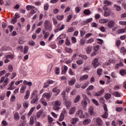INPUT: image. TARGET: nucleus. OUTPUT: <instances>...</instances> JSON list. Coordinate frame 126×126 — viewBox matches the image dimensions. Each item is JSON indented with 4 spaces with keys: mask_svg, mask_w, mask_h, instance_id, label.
<instances>
[{
    "mask_svg": "<svg viewBox=\"0 0 126 126\" xmlns=\"http://www.w3.org/2000/svg\"><path fill=\"white\" fill-rule=\"evenodd\" d=\"M88 79V75H84L81 76L80 78V80H87Z\"/></svg>",
    "mask_w": 126,
    "mask_h": 126,
    "instance_id": "f3484780",
    "label": "nucleus"
},
{
    "mask_svg": "<svg viewBox=\"0 0 126 126\" xmlns=\"http://www.w3.org/2000/svg\"><path fill=\"white\" fill-rule=\"evenodd\" d=\"M25 89H26V87L22 86L20 90L21 93H24V92H25Z\"/></svg>",
    "mask_w": 126,
    "mask_h": 126,
    "instance_id": "c03bdc74",
    "label": "nucleus"
},
{
    "mask_svg": "<svg viewBox=\"0 0 126 126\" xmlns=\"http://www.w3.org/2000/svg\"><path fill=\"white\" fill-rule=\"evenodd\" d=\"M102 118L108 119V112H104V114L102 115Z\"/></svg>",
    "mask_w": 126,
    "mask_h": 126,
    "instance_id": "bf43d9fd",
    "label": "nucleus"
},
{
    "mask_svg": "<svg viewBox=\"0 0 126 126\" xmlns=\"http://www.w3.org/2000/svg\"><path fill=\"white\" fill-rule=\"evenodd\" d=\"M44 33H45L44 35V39H47V38L50 36V32H46L45 31H43L42 33L44 34Z\"/></svg>",
    "mask_w": 126,
    "mask_h": 126,
    "instance_id": "dca6fc26",
    "label": "nucleus"
},
{
    "mask_svg": "<svg viewBox=\"0 0 126 126\" xmlns=\"http://www.w3.org/2000/svg\"><path fill=\"white\" fill-rule=\"evenodd\" d=\"M78 121H79V119H78V118H74L72 119L71 123L72 125H75V124H76V122H78Z\"/></svg>",
    "mask_w": 126,
    "mask_h": 126,
    "instance_id": "a211bd4d",
    "label": "nucleus"
},
{
    "mask_svg": "<svg viewBox=\"0 0 126 126\" xmlns=\"http://www.w3.org/2000/svg\"><path fill=\"white\" fill-rule=\"evenodd\" d=\"M119 24L120 25H125L126 28V21H120Z\"/></svg>",
    "mask_w": 126,
    "mask_h": 126,
    "instance_id": "338daca9",
    "label": "nucleus"
},
{
    "mask_svg": "<svg viewBox=\"0 0 126 126\" xmlns=\"http://www.w3.org/2000/svg\"><path fill=\"white\" fill-rule=\"evenodd\" d=\"M15 99H16V97L15 95H12L11 99H10V101L11 102H14V101H15Z\"/></svg>",
    "mask_w": 126,
    "mask_h": 126,
    "instance_id": "774afa93",
    "label": "nucleus"
},
{
    "mask_svg": "<svg viewBox=\"0 0 126 126\" xmlns=\"http://www.w3.org/2000/svg\"><path fill=\"white\" fill-rule=\"evenodd\" d=\"M92 20H93V19H92V18H90L87 19L84 22V23H85V24H87L88 23H90V22H91V21H92Z\"/></svg>",
    "mask_w": 126,
    "mask_h": 126,
    "instance_id": "4c0bfd02",
    "label": "nucleus"
},
{
    "mask_svg": "<svg viewBox=\"0 0 126 126\" xmlns=\"http://www.w3.org/2000/svg\"><path fill=\"white\" fill-rule=\"evenodd\" d=\"M84 13L86 15H89V14H91V11H90V10L86 9V10H84Z\"/></svg>",
    "mask_w": 126,
    "mask_h": 126,
    "instance_id": "a19ab883",
    "label": "nucleus"
},
{
    "mask_svg": "<svg viewBox=\"0 0 126 126\" xmlns=\"http://www.w3.org/2000/svg\"><path fill=\"white\" fill-rule=\"evenodd\" d=\"M80 99H81V97L80 96V95H77L74 100V103H78L80 100Z\"/></svg>",
    "mask_w": 126,
    "mask_h": 126,
    "instance_id": "393cba45",
    "label": "nucleus"
},
{
    "mask_svg": "<svg viewBox=\"0 0 126 126\" xmlns=\"http://www.w3.org/2000/svg\"><path fill=\"white\" fill-rule=\"evenodd\" d=\"M65 104L66 107H67V108H69V107H70V106H71V102L70 101H65Z\"/></svg>",
    "mask_w": 126,
    "mask_h": 126,
    "instance_id": "c85d7f7f",
    "label": "nucleus"
},
{
    "mask_svg": "<svg viewBox=\"0 0 126 126\" xmlns=\"http://www.w3.org/2000/svg\"><path fill=\"white\" fill-rule=\"evenodd\" d=\"M29 106V103H28V101H26L23 103V107L25 108V109H27V108Z\"/></svg>",
    "mask_w": 126,
    "mask_h": 126,
    "instance_id": "3c124183",
    "label": "nucleus"
},
{
    "mask_svg": "<svg viewBox=\"0 0 126 126\" xmlns=\"http://www.w3.org/2000/svg\"><path fill=\"white\" fill-rule=\"evenodd\" d=\"M52 92H54L57 94V95L61 92V90L60 89H58L57 88H54Z\"/></svg>",
    "mask_w": 126,
    "mask_h": 126,
    "instance_id": "c756f323",
    "label": "nucleus"
},
{
    "mask_svg": "<svg viewBox=\"0 0 126 126\" xmlns=\"http://www.w3.org/2000/svg\"><path fill=\"white\" fill-rule=\"evenodd\" d=\"M33 98H38V91L34 90L31 94V99Z\"/></svg>",
    "mask_w": 126,
    "mask_h": 126,
    "instance_id": "0eeeda50",
    "label": "nucleus"
},
{
    "mask_svg": "<svg viewBox=\"0 0 126 126\" xmlns=\"http://www.w3.org/2000/svg\"><path fill=\"white\" fill-rule=\"evenodd\" d=\"M76 80L75 79H72L69 81L68 84L70 86H72V85H74L75 84Z\"/></svg>",
    "mask_w": 126,
    "mask_h": 126,
    "instance_id": "a878e982",
    "label": "nucleus"
},
{
    "mask_svg": "<svg viewBox=\"0 0 126 126\" xmlns=\"http://www.w3.org/2000/svg\"><path fill=\"white\" fill-rule=\"evenodd\" d=\"M30 124L31 126L34 125V116H31L30 121Z\"/></svg>",
    "mask_w": 126,
    "mask_h": 126,
    "instance_id": "473e14b6",
    "label": "nucleus"
},
{
    "mask_svg": "<svg viewBox=\"0 0 126 126\" xmlns=\"http://www.w3.org/2000/svg\"><path fill=\"white\" fill-rule=\"evenodd\" d=\"M89 112L91 116H92L94 113V107H93V106H91L89 108Z\"/></svg>",
    "mask_w": 126,
    "mask_h": 126,
    "instance_id": "412c9836",
    "label": "nucleus"
},
{
    "mask_svg": "<svg viewBox=\"0 0 126 126\" xmlns=\"http://www.w3.org/2000/svg\"><path fill=\"white\" fill-rule=\"evenodd\" d=\"M26 8L27 10L30 11L31 10V9H35V7L34 6L27 5Z\"/></svg>",
    "mask_w": 126,
    "mask_h": 126,
    "instance_id": "cd10ccee",
    "label": "nucleus"
},
{
    "mask_svg": "<svg viewBox=\"0 0 126 126\" xmlns=\"http://www.w3.org/2000/svg\"><path fill=\"white\" fill-rule=\"evenodd\" d=\"M9 80V79H8V78H5V77L3 76L1 77V80L0 81V84H1V83H2V82H3V86H6V85L8 84Z\"/></svg>",
    "mask_w": 126,
    "mask_h": 126,
    "instance_id": "7ed1b4c3",
    "label": "nucleus"
},
{
    "mask_svg": "<svg viewBox=\"0 0 126 126\" xmlns=\"http://www.w3.org/2000/svg\"><path fill=\"white\" fill-rule=\"evenodd\" d=\"M72 18V15H70L68 16L67 19L66 20V22H69V21H70V20H71Z\"/></svg>",
    "mask_w": 126,
    "mask_h": 126,
    "instance_id": "e2e57ef3",
    "label": "nucleus"
},
{
    "mask_svg": "<svg viewBox=\"0 0 126 126\" xmlns=\"http://www.w3.org/2000/svg\"><path fill=\"white\" fill-rule=\"evenodd\" d=\"M14 119L15 120V121H18L19 119H20L19 113H17V112L15 113L14 115Z\"/></svg>",
    "mask_w": 126,
    "mask_h": 126,
    "instance_id": "4468645a",
    "label": "nucleus"
},
{
    "mask_svg": "<svg viewBox=\"0 0 126 126\" xmlns=\"http://www.w3.org/2000/svg\"><path fill=\"white\" fill-rule=\"evenodd\" d=\"M99 49H100V46L96 45L94 47V52H97V51H98Z\"/></svg>",
    "mask_w": 126,
    "mask_h": 126,
    "instance_id": "052dcab7",
    "label": "nucleus"
},
{
    "mask_svg": "<svg viewBox=\"0 0 126 126\" xmlns=\"http://www.w3.org/2000/svg\"><path fill=\"white\" fill-rule=\"evenodd\" d=\"M93 89H94V86L91 85L86 89V91H90V90H93Z\"/></svg>",
    "mask_w": 126,
    "mask_h": 126,
    "instance_id": "8fccbe9b",
    "label": "nucleus"
},
{
    "mask_svg": "<svg viewBox=\"0 0 126 126\" xmlns=\"http://www.w3.org/2000/svg\"><path fill=\"white\" fill-rule=\"evenodd\" d=\"M98 60L97 58H95L92 63V66H93L94 68H96V67H97V66H99L100 65V63L98 62Z\"/></svg>",
    "mask_w": 126,
    "mask_h": 126,
    "instance_id": "39448f33",
    "label": "nucleus"
},
{
    "mask_svg": "<svg viewBox=\"0 0 126 126\" xmlns=\"http://www.w3.org/2000/svg\"><path fill=\"white\" fill-rule=\"evenodd\" d=\"M24 84L25 85H28L29 86H31L32 85V82H27L26 81H24Z\"/></svg>",
    "mask_w": 126,
    "mask_h": 126,
    "instance_id": "a18cd8bd",
    "label": "nucleus"
},
{
    "mask_svg": "<svg viewBox=\"0 0 126 126\" xmlns=\"http://www.w3.org/2000/svg\"><path fill=\"white\" fill-rule=\"evenodd\" d=\"M120 52L121 53H123L124 56H125V54H126V49L125 47H122L121 48Z\"/></svg>",
    "mask_w": 126,
    "mask_h": 126,
    "instance_id": "2f4dec72",
    "label": "nucleus"
},
{
    "mask_svg": "<svg viewBox=\"0 0 126 126\" xmlns=\"http://www.w3.org/2000/svg\"><path fill=\"white\" fill-rule=\"evenodd\" d=\"M83 63H84V61L82 60H78L76 62V63H77V64H78V65H80L82 64Z\"/></svg>",
    "mask_w": 126,
    "mask_h": 126,
    "instance_id": "5fc2aeb1",
    "label": "nucleus"
},
{
    "mask_svg": "<svg viewBox=\"0 0 126 126\" xmlns=\"http://www.w3.org/2000/svg\"><path fill=\"white\" fill-rule=\"evenodd\" d=\"M109 21L108 19H102L99 20V23L101 24L107 23Z\"/></svg>",
    "mask_w": 126,
    "mask_h": 126,
    "instance_id": "5701e85b",
    "label": "nucleus"
},
{
    "mask_svg": "<svg viewBox=\"0 0 126 126\" xmlns=\"http://www.w3.org/2000/svg\"><path fill=\"white\" fill-rule=\"evenodd\" d=\"M75 111H76L75 107H72L70 109L69 111V113L70 114V115H73V114L75 113Z\"/></svg>",
    "mask_w": 126,
    "mask_h": 126,
    "instance_id": "b1692460",
    "label": "nucleus"
},
{
    "mask_svg": "<svg viewBox=\"0 0 126 126\" xmlns=\"http://www.w3.org/2000/svg\"><path fill=\"white\" fill-rule=\"evenodd\" d=\"M51 96H52V94L45 93L43 94L42 97L43 98H47V99H50V98H51Z\"/></svg>",
    "mask_w": 126,
    "mask_h": 126,
    "instance_id": "9d476101",
    "label": "nucleus"
},
{
    "mask_svg": "<svg viewBox=\"0 0 126 126\" xmlns=\"http://www.w3.org/2000/svg\"><path fill=\"white\" fill-rule=\"evenodd\" d=\"M48 120L49 124H52L54 122V119L50 116H48Z\"/></svg>",
    "mask_w": 126,
    "mask_h": 126,
    "instance_id": "ea45409f",
    "label": "nucleus"
},
{
    "mask_svg": "<svg viewBox=\"0 0 126 126\" xmlns=\"http://www.w3.org/2000/svg\"><path fill=\"white\" fill-rule=\"evenodd\" d=\"M8 69L9 72H12L13 71V67L12 64H10L8 66Z\"/></svg>",
    "mask_w": 126,
    "mask_h": 126,
    "instance_id": "37998d69",
    "label": "nucleus"
},
{
    "mask_svg": "<svg viewBox=\"0 0 126 126\" xmlns=\"http://www.w3.org/2000/svg\"><path fill=\"white\" fill-rule=\"evenodd\" d=\"M99 102L100 103H101V104H105V99L104 98V97H101L99 99Z\"/></svg>",
    "mask_w": 126,
    "mask_h": 126,
    "instance_id": "0e129e2a",
    "label": "nucleus"
},
{
    "mask_svg": "<svg viewBox=\"0 0 126 126\" xmlns=\"http://www.w3.org/2000/svg\"><path fill=\"white\" fill-rule=\"evenodd\" d=\"M90 122H91L90 120L86 119L83 122V124L85 125V126L86 125H89V124H90Z\"/></svg>",
    "mask_w": 126,
    "mask_h": 126,
    "instance_id": "79ce46f5",
    "label": "nucleus"
},
{
    "mask_svg": "<svg viewBox=\"0 0 126 126\" xmlns=\"http://www.w3.org/2000/svg\"><path fill=\"white\" fill-rule=\"evenodd\" d=\"M29 49V48L28 46H25L24 50V54H27L28 53V50Z\"/></svg>",
    "mask_w": 126,
    "mask_h": 126,
    "instance_id": "6e6d98bb",
    "label": "nucleus"
},
{
    "mask_svg": "<svg viewBox=\"0 0 126 126\" xmlns=\"http://www.w3.org/2000/svg\"><path fill=\"white\" fill-rule=\"evenodd\" d=\"M120 73L121 75L124 76L126 74V69H122L120 70Z\"/></svg>",
    "mask_w": 126,
    "mask_h": 126,
    "instance_id": "c9c22d12",
    "label": "nucleus"
},
{
    "mask_svg": "<svg viewBox=\"0 0 126 126\" xmlns=\"http://www.w3.org/2000/svg\"><path fill=\"white\" fill-rule=\"evenodd\" d=\"M68 72H69V74H70V75H75V73H74V72H73V71H72L71 69H69Z\"/></svg>",
    "mask_w": 126,
    "mask_h": 126,
    "instance_id": "69168bd1",
    "label": "nucleus"
},
{
    "mask_svg": "<svg viewBox=\"0 0 126 126\" xmlns=\"http://www.w3.org/2000/svg\"><path fill=\"white\" fill-rule=\"evenodd\" d=\"M84 97H85V98L82 101L81 105L83 106V109H85L86 107H87V100H88V97H86L85 95H84Z\"/></svg>",
    "mask_w": 126,
    "mask_h": 126,
    "instance_id": "20e7f679",
    "label": "nucleus"
},
{
    "mask_svg": "<svg viewBox=\"0 0 126 126\" xmlns=\"http://www.w3.org/2000/svg\"><path fill=\"white\" fill-rule=\"evenodd\" d=\"M55 74L57 75H59L60 74V68L59 67H55Z\"/></svg>",
    "mask_w": 126,
    "mask_h": 126,
    "instance_id": "de8ad7c7",
    "label": "nucleus"
},
{
    "mask_svg": "<svg viewBox=\"0 0 126 126\" xmlns=\"http://www.w3.org/2000/svg\"><path fill=\"white\" fill-rule=\"evenodd\" d=\"M40 102L41 103L44 105V106H47L48 105V103L47 102L45 101V100L44 98H41L40 99Z\"/></svg>",
    "mask_w": 126,
    "mask_h": 126,
    "instance_id": "72a5a7b5",
    "label": "nucleus"
},
{
    "mask_svg": "<svg viewBox=\"0 0 126 126\" xmlns=\"http://www.w3.org/2000/svg\"><path fill=\"white\" fill-rule=\"evenodd\" d=\"M95 121L97 126H102L103 125V121L99 118H96Z\"/></svg>",
    "mask_w": 126,
    "mask_h": 126,
    "instance_id": "6e6552de",
    "label": "nucleus"
},
{
    "mask_svg": "<svg viewBox=\"0 0 126 126\" xmlns=\"http://www.w3.org/2000/svg\"><path fill=\"white\" fill-rule=\"evenodd\" d=\"M122 66H124V63L122 62H121L119 63H117L115 66V68H117V69L120 68V67H121Z\"/></svg>",
    "mask_w": 126,
    "mask_h": 126,
    "instance_id": "bb28decb",
    "label": "nucleus"
},
{
    "mask_svg": "<svg viewBox=\"0 0 126 126\" xmlns=\"http://www.w3.org/2000/svg\"><path fill=\"white\" fill-rule=\"evenodd\" d=\"M67 66L64 65L63 67L62 68V74H65L66 71L67 70Z\"/></svg>",
    "mask_w": 126,
    "mask_h": 126,
    "instance_id": "aec40b11",
    "label": "nucleus"
},
{
    "mask_svg": "<svg viewBox=\"0 0 126 126\" xmlns=\"http://www.w3.org/2000/svg\"><path fill=\"white\" fill-rule=\"evenodd\" d=\"M114 96H115V97H121V94L119 92H115L113 93Z\"/></svg>",
    "mask_w": 126,
    "mask_h": 126,
    "instance_id": "49530a36",
    "label": "nucleus"
},
{
    "mask_svg": "<svg viewBox=\"0 0 126 126\" xmlns=\"http://www.w3.org/2000/svg\"><path fill=\"white\" fill-rule=\"evenodd\" d=\"M14 83H15V81H13L12 82H11V84L9 85L10 87L7 89V90H13V87H12V86H13V85H14Z\"/></svg>",
    "mask_w": 126,
    "mask_h": 126,
    "instance_id": "4be33fe9",
    "label": "nucleus"
},
{
    "mask_svg": "<svg viewBox=\"0 0 126 126\" xmlns=\"http://www.w3.org/2000/svg\"><path fill=\"white\" fill-rule=\"evenodd\" d=\"M44 28L46 31L51 32L53 30V25L50 21L46 20L44 22Z\"/></svg>",
    "mask_w": 126,
    "mask_h": 126,
    "instance_id": "f257e3e1",
    "label": "nucleus"
},
{
    "mask_svg": "<svg viewBox=\"0 0 126 126\" xmlns=\"http://www.w3.org/2000/svg\"><path fill=\"white\" fill-rule=\"evenodd\" d=\"M5 59H14V57L13 56V55H6V56H5Z\"/></svg>",
    "mask_w": 126,
    "mask_h": 126,
    "instance_id": "13d9d810",
    "label": "nucleus"
},
{
    "mask_svg": "<svg viewBox=\"0 0 126 126\" xmlns=\"http://www.w3.org/2000/svg\"><path fill=\"white\" fill-rule=\"evenodd\" d=\"M64 114H65V112H63L61 114V116L59 118V121L60 122H63V119H64Z\"/></svg>",
    "mask_w": 126,
    "mask_h": 126,
    "instance_id": "9b49d317",
    "label": "nucleus"
},
{
    "mask_svg": "<svg viewBox=\"0 0 126 126\" xmlns=\"http://www.w3.org/2000/svg\"><path fill=\"white\" fill-rule=\"evenodd\" d=\"M73 31H74V28L70 27L67 31V33H71V32H73Z\"/></svg>",
    "mask_w": 126,
    "mask_h": 126,
    "instance_id": "09e8293b",
    "label": "nucleus"
},
{
    "mask_svg": "<svg viewBox=\"0 0 126 126\" xmlns=\"http://www.w3.org/2000/svg\"><path fill=\"white\" fill-rule=\"evenodd\" d=\"M76 116L79 117L81 119H82L85 117V115L83 114V111L81 110H79L78 111H77L76 113Z\"/></svg>",
    "mask_w": 126,
    "mask_h": 126,
    "instance_id": "423d86ee",
    "label": "nucleus"
},
{
    "mask_svg": "<svg viewBox=\"0 0 126 126\" xmlns=\"http://www.w3.org/2000/svg\"><path fill=\"white\" fill-rule=\"evenodd\" d=\"M62 105V102L60 100H56L54 102V105L53 106V109L54 111H59L61 107L60 106Z\"/></svg>",
    "mask_w": 126,
    "mask_h": 126,
    "instance_id": "f03ea898",
    "label": "nucleus"
},
{
    "mask_svg": "<svg viewBox=\"0 0 126 126\" xmlns=\"http://www.w3.org/2000/svg\"><path fill=\"white\" fill-rule=\"evenodd\" d=\"M110 14H111L110 11H105L104 13V16H105V17L109 16Z\"/></svg>",
    "mask_w": 126,
    "mask_h": 126,
    "instance_id": "864d4df0",
    "label": "nucleus"
},
{
    "mask_svg": "<svg viewBox=\"0 0 126 126\" xmlns=\"http://www.w3.org/2000/svg\"><path fill=\"white\" fill-rule=\"evenodd\" d=\"M104 98H105L106 100H109L111 98V94L109 93L106 94L104 95Z\"/></svg>",
    "mask_w": 126,
    "mask_h": 126,
    "instance_id": "e433bc0d",
    "label": "nucleus"
},
{
    "mask_svg": "<svg viewBox=\"0 0 126 126\" xmlns=\"http://www.w3.org/2000/svg\"><path fill=\"white\" fill-rule=\"evenodd\" d=\"M108 26L109 28H113L115 26V21H110L108 23Z\"/></svg>",
    "mask_w": 126,
    "mask_h": 126,
    "instance_id": "1a4fd4ad",
    "label": "nucleus"
},
{
    "mask_svg": "<svg viewBox=\"0 0 126 126\" xmlns=\"http://www.w3.org/2000/svg\"><path fill=\"white\" fill-rule=\"evenodd\" d=\"M64 16L63 15L57 16V18L58 20H62L63 19Z\"/></svg>",
    "mask_w": 126,
    "mask_h": 126,
    "instance_id": "680f3d73",
    "label": "nucleus"
},
{
    "mask_svg": "<svg viewBox=\"0 0 126 126\" xmlns=\"http://www.w3.org/2000/svg\"><path fill=\"white\" fill-rule=\"evenodd\" d=\"M38 97H32V99L31 101L32 104H35L36 102H38Z\"/></svg>",
    "mask_w": 126,
    "mask_h": 126,
    "instance_id": "7c9ffc66",
    "label": "nucleus"
},
{
    "mask_svg": "<svg viewBox=\"0 0 126 126\" xmlns=\"http://www.w3.org/2000/svg\"><path fill=\"white\" fill-rule=\"evenodd\" d=\"M126 32V28L123 29H120L118 31L119 34H121L122 33H125Z\"/></svg>",
    "mask_w": 126,
    "mask_h": 126,
    "instance_id": "58836bf2",
    "label": "nucleus"
},
{
    "mask_svg": "<svg viewBox=\"0 0 126 126\" xmlns=\"http://www.w3.org/2000/svg\"><path fill=\"white\" fill-rule=\"evenodd\" d=\"M114 8H115L116 10H117V11H121V10H122L121 6L118 5L117 4H114Z\"/></svg>",
    "mask_w": 126,
    "mask_h": 126,
    "instance_id": "2eb2a0df",
    "label": "nucleus"
},
{
    "mask_svg": "<svg viewBox=\"0 0 126 126\" xmlns=\"http://www.w3.org/2000/svg\"><path fill=\"white\" fill-rule=\"evenodd\" d=\"M43 114V110H40L36 113V117L37 118H40L41 117V115Z\"/></svg>",
    "mask_w": 126,
    "mask_h": 126,
    "instance_id": "f704fd0d",
    "label": "nucleus"
},
{
    "mask_svg": "<svg viewBox=\"0 0 126 126\" xmlns=\"http://www.w3.org/2000/svg\"><path fill=\"white\" fill-rule=\"evenodd\" d=\"M29 96H30V91H27L26 92V95L24 96V99L25 100H27V99L29 98Z\"/></svg>",
    "mask_w": 126,
    "mask_h": 126,
    "instance_id": "6ab92c4d",
    "label": "nucleus"
},
{
    "mask_svg": "<svg viewBox=\"0 0 126 126\" xmlns=\"http://www.w3.org/2000/svg\"><path fill=\"white\" fill-rule=\"evenodd\" d=\"M86 53L87 54H90L91 52H92V46H88L87 47L86 49Z\"/></svg>",
    "mask_w": 126,
    "mask_h": 126,
    "instance_id": "f8f14e48",
    "label": "nucleus"
},
{
    "mask_svg": "<svg viewBox=\"0 0 126 126\" xmlns=\"http://www.w3.org/2000/svg\"><path fill=\"white\" fill-rule=\"evenodd\" d=\"M50 86V84L49 82L47 81L45 83L44 85L43 86V88H48Z\"/></svg>",
    "mask_w": 126,
    "mask_h": 126,
    "instance_id": "603ef678",
    "label": "nucleus"
},
{
    "mask_svg": "<svg viewBox=\"0 0 126 126\" xmlns=\"http://www.w3.org/2000/svg\"><path fill=\"white\" fill-rule=\"evenodd\" d=\"M104 89H101L99 92H97L95 93V96H102L104 93Z\"/></svg>",
    "mask_w": 126,
    "mask_h": 126,
    "instance_id": "ddd939ff",
    "label": "nucleus"
},
{
    "mask_svg": "<svg viewBox=\"0 0 126 126\" xmlns=\"http://www.w3.org/2000/svg\"><path fill=\"white\" fill-rule=\"evenodd\" d=\"M102 70H103V69H102L101 68L97 69V73L98 75H101V74H102Z\"/></svg>",
    "mask_w": 126,
    "mask_h": 126,
    "instance_id": "4d7b16f0",
    "label": "nucleus"
}]
</instances>
